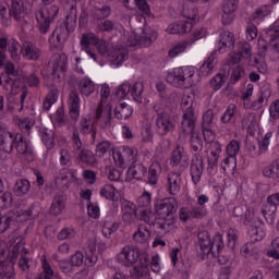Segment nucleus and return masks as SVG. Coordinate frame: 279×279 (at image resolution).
Instances as JSON below:
<instances>
[{
	"instance_id": "1",
	"label": "nucleus",
	"mask_w": 279,
	"mask_h": 279,
	"mask_svg": "<svg viewBox=\"0 0 279 279\" xmlns=\"http://www.w3.org/2000/svg\"><path fill=\"white\" fill-rule=\"evenodd\" d=\"M197 122V116L195 111L190 107L185 110L181 121V134L189 136L191 134L190 145L193 151H202L204 149V141L199 134L195 133V123Z\"/></svg>"
},
{
	"instance_id": "2",
	"label": "nucleus",
	"mask_w": 279,
	"mask_h": 279,
	"mask_svg": "<svg viewBox=\"0 0 279 279\" xmlns=\"http://www.w3.org/2000/svg\"><path fill=\"white\" fill-rule=\"evenodd\" d=\"M166 82L175 88H191V86H195V68H175L167 74Z\"/></svg>"
},
{
	"instance_id": "3",
	"label": "nucleus",
	"mask_w": 279,
	"mask_h": 279,
	"mask_svg": "<svg viewBox=\"0 0 279 279\" xmlns=\"http://www.w3.org/2000/svg\"><path fill=\"white\" fill-rule=\"evenodd\" d=\"M77 27V15L70 14L66 16L65 21L59 24L52 32L49 43H57L62 45L69 38V34Z\"/></svg>"
},
{
	"instance_id": "4",
	"label": "nucleus",
	"mask_w": 279,
	"mask_h": 279,
	"mask_svg": "<svg viewBox=\"0 0 279 279\" xmlns=\"http://www.w3.org/2000/svg\"><path fill=\"white\" fill-rule=\"evenodd\" d=\"M59 12L60 7L52 4L50 7L43 8L36 13L38 28L41 34H47V32H49V27H51V23H53V19L58 16Z\"/></svg>"
},
{
	"instance_id": "5",
	"label": "nucleus",
	"mask_w": 279,
	"mask_h": 279,
	"mask_svg": "<svg viewBox=\"0 0 279 279\" xmlns=\"http://www.w3.org/2000/svg\"><path fill=\"white\" fill-rule=\"evenodd\" d=\"M158 40V33L151 28H145L140 36L131 34L128 37L130 47H151Z\"/></svg>"
},
{
	"instance_id": "6",
	"label": "nucleus",
	"mask_w": 279,
	"mask_h": 279,
	"mask_svg": "<svg viewBox=\"0 0 279 279\" xmlns=\"http://www.w3.org/2000/svg\"><path fill=\"white\" fill-rule=\"evenodd\" d=\"M113 160L121 169L136 165V161L138 160V149L135 147L123 146L122 151L113 155Z\"/></svg>"
},
{
	"instance_id": "7",
	"label": "nucleus",
	"mask_w": 279,
	"mask_h": 279,
	"mask_svg": "<svg viewBox=\"0 0 279 279\" xmlns=\"http://www.w3.org/2000/svg\"><path fill=\"white\" fill-rule=\"evenodd\" d=\"M118 263L123 267H133L138 260L143 259L141 251L136 246H124L117 256Z\"/></svg>"
},
{
	"instance_id": "8",
	"label": "nucleus",
	"mask_w": 279,
	"mask_h": 279,
	"mask_svg": "<svg viewBox=\"0 0 279 279\" xmlns=\"http://www.w3.org/2000/svg\"><path fill=\"white\" fill-rule=\"evenodd\" d=\"M156 214L159 216V219H166V217H171L175 215L178 210V201L175 197H168L161 201H158L155 205Z\"/></svg>"
},
{
	"instance_id": "9",
	"label": "nucleus",
	"mask_w": 279,
	"mask_h": 279,
	"mask_svg": "<svg viewBox=\"0 0 279 279\" xmlns=\"http://www.w3.org/2000/svg\"><path fill=\"white\" fill-rule=\"evenodd\" d=\"M156 132L159 136H167V134L175 132V122H173L171 114L167 112H160L157 114Z\"/></svg>"
},
{
	"instance_id": "10",
	"label": "nucleus",
	"mask_w": 279,
	"mask_h": 279,
	"mask_svg": "<svg viewBox=\"0 0 279 279\" xmlns=\"http://www.w3.org/2000/svg\"><path fill=\"white\" fill-rule=\"evenodd\" d=\"M94 123L99 125L100 130H110L112 128V107L104 108L102 105H98Z\"/></svg>"
},
{
	"instance_id": "11",
	"label": "nucleus",
	"mask_w": 279,
	"mask_h": 279,
	"mask_svg": "<svg viewBox=\"0 0 279 279\" xmlns=\"http://www.w3.org/2000/svg\"><path fill=\"white\" fill-rule=\"evenodd\" d=\"M99 43V38L93 33L83 34L81 38V49L85 51L94 62H97V53L95 52V46Z\"/></svg>"
},
{
	"instance_id": "12",
	"label": "nucleus",
	"mask_w": 279,
	"mask_h": 279,
	"mask_svg": "<svg viewBox=\"0 0 279 279\" xmlns=\"http://www.w3.org/2000/svg\"><path fill=\"white\" fill-rule=\"evenodd\" d=\"M81 104L82 99L80 98V93L72 90L68 99L69 114L72 121L76 122L80 119Z\"/></svg>"
},
{
	"instance_id": "13",
	"label": "nucleus",
	"mask_w": 279,
	"mask_h": 279,
	"mask_svg": "<svg viewBox=\"0 0 279 279\" xmlns=\"http://www.w3.org/2000/svg\"><path fill=\"white\" fill-rule=\"evenodd\" d=\"M198 241L196 242V247L199 248L201 256L203 259L210 254L213 247H210L213 241L210 240V233L208 231H199L197 234Z\"/></svg>"
},
{
	"instance_id": "14",
	"label": "nucleus",
	"mask_w": 279,
	"mask_h": 279,
	"mask_svg": "<svg viewBox=\"0 0 279 279\" xmlns=\"http://www.w3.org/2000/svg\"><path fill=\"white\" fill-rule=\"evenodd\" d=\"M16 142V135L10 131L3 130L0 134V151L4 154H12L14 149V143Z\"/></svg>"
},
{
	"instance_id": "15",
	"label": "nucleus",
	"mask_w": 279,
	"mask_h": 279,
	"mask_svg": "<svg viewBox=\"0 0 279 279\" xmlns=\"http://www.w3.org/2000/svg\"><path fill=\"white\" fill-rule=\"evenodd\" d=\"M50 64H52V75L64 73L69 64V57L65 53H54L50 59Z\"/></svg>"
},
{
	"instance_id": "16",
	"label": "nucleus",
	"mask_w": 279,
	"mask_h": 279,
	"mask_svg": "<svg viewBox=\"0 0 279 279\" xmlns=\"http://www.w3.org/2000/svg\"><path fill=\"white\" fill-rule=\"evenodd\" d=\"M239 5V0H225L222 4V23L223 25H230L234 21V12Z\"/></svg>"
},
{
	"instance_id": "17",
	"label": "nucleus",
	"mask_w": 279,
	"mask_h": 279,
	"mask_svg": "<svg viewBox=\"0 0 279 279\" xmlns=\"http://www.w3.org/2000/svg\"><path fill=\"white\" fill-rule=\"evenodd\" d=\"M167 182L168 193L173 196L179 195L182 189V175L178 172H170Z\"/></svg>"
},
{
	"instance_id": "18",
	"label": "nucleus",
	"mask_w": 279,
	"mask_h": 279,
	"mask_svg": "<svg viewBox=\"0 0 279 279\" xmlns=\"http://www.w3.org/2000/svg\"><path fill=\"white\" fill-rule=\"evenodd\" d=\"M21 53L25 60H39L43 52L32 41H24L21 48Z\"/></svg>"
},
{
	"instance_id": "19",
	"label": "nucleus",
	"mask_w": 279,
	"mask_h": 279,
	"mask_svg": "<svg viewBox=\"0 0 279 279\" xmlns=\"http://www.w3.org/2000/svg\"><path fill=\"white\" fill-rule=\"evenodd\" d=\"M191 177L192 182L197 185L202 180V175L204 173V159L202 157H195L192 159L191 163Z\"/></svg>"
},
{
	"instance_id": "20",
	"label": "nucleus",
	"mask_w": 279,
	"mask_h": 279,
	"mask_svg": "<svg viewBox=\"0 0 279 279\" xmlns=\"http://www.w3.org/2000/svg\"><path fill=\"white\" fill-rule=\"evenodd\" d=\"M74 156H76L78 162L87 165V167H95L97 165L95 153L88 148H81V150L74 153Z\"/></svg>"
},
{
	"instance_id": "21",
	"label": "nucleus",
	"mask_w": 279,
	"mask_h": 279,
	"mask_svg": "<svg viewBox=\"0 0 279 279\" xmlns=\"http://www.w3.org/2000/svg\"><path fill=\"white\" fill-rule=\"evenodd\" d=\"M143 259H140L138 264L135 265L131 270L130 275L133 279H141L143 276H146L147 271H149V262H147V258H149L148 254L143 255Z\"/></svg>"
},
{
	"instance_id": "22",
	"label": "nucleus",
	"mask_w": 279,
	"mask_h": 279,
	"mask_svg": "<svg viewBox=\"0 0 279 279\" xmlns=\"http://www.w3.org/2000/svg\"><path fill=\"white\" fill-rule=\"evenodd\" d=\"M128 58H130V52L128 51V48L123 47L113 48L111 49V53H109V60L116 64V66H121V64H123Z\"/></svg>"
},
{
	"instance_id": "23",
	"label": "nucleus",
	"mask_w": 279,
	"mask_h": 279,
	"mask_svg": "<svg viewBox=\"0 0 279 279\" xmlns=\"http://www.w3.org/2000/svg\"><path fill=\"white\" fill-rule=\"evenodd\" d=\"M228 49H234V34L230 31H223L220 34L219 51L220 53H225Z\"/></svg>"
},
{
	"instance_id": "24",
	"label": "nucleus",
	"mask_w": 279,
	"mask_h": 279,
	"mask_svg": "<svg viewBox=\"0 0 279 279\" xmlns=\"http://www.w3.org/2000/svg\"><path fill=\"white\" fill-rule=\"evenodd\" d=\"M145 173H147L145 166L142 163H133L126 172V180H129V182H132V180H143Z\"/></svg>"
},
{
	"instance_id": "25",
	"label": "nucleus",
	"mask_w": 279,
	"mask_h": 279,
	"mask_svg": "<svg viewBox=\"0 0 279 279\" xmlns=\"http://www.w3.org/2000/svg\"><path fill=\"white\" fill-rule=\"evenodd\" d=\"M78 93L83 97H90L93 93H95V82L90 80L88 76H84L77 83Z\"/></svg>"
},
{
	"instance_id": "26",
	"label": "nucleus",
	"mask_w": 279,
	"mask_h": 279,
	"mask_svg": "<svg viewBox=\"0 0 279 279\" xmlns=\"http://www.w3.org/2000/svg\"><path fill=\"white\" fill-rule=\"evenodd\" d=\"M162 173V166H160V162L154 161L149 168H148V175H147V184H150V186H156L158 184V179L160 178V174Z\"/></svg>"
},
{
	"instance_id": "27",
	"label": "nucleus",
	"mask_w": 279,
	"mask_h": 279,
	"mask_svg": "<svg viewBox=\"0 0 279 279\" xmlns=\"http://www.w3.org/2000/svg\"><path fill=\"white\" fill-rule=\"evenodd\" d=\"M193 29V23L189 21H180L173 24H170L167 28V32L170 34H189Z\"/></svg>"
},
{
	"instance_id": "28",
	"label": "nucleus",
	"mask_w": 279,
	"mask_h": 279,
	"mask_svg": "<svg viewBox=\"0 0 279 279\" xmlns=\"http://www.w3.org/2000/svg\"><path fill=\"white\" fill-rule=\"evenodd\" d=\"M65 206L66 197L64 196V194H57L50 206V214L58 217V215H62V210H64Z\"/></svg>"
},
{
	"instance_id": "29",
	"label": "nucleus",
	"mask_w": 279,
	"mask_h": 279,
	"mask_svg": "<svg viewBox=\"0 0 279 279\" xmlns=\"http://www.w3.org/2000/svg\"><path fill=\"white\" fill-rule=\"evenodd\" d=\"M264 178H268V180H276L279 182V159L271 161L268 166H266L262 171Z\"/></svg>"
},
{
	"instance_id": "30",
	"label": "nucleus",
	"mask_w": 279,
	"mask_h": 279,
	"mask_svg": "<svg viewBox=\"0 0 279 279\" xmlns=\"http://www.w3.org/2000/svg\"><path fill=\"white\" fill-rule=\"evenodd\" d=\"M133 112H134V109L132 108V106L125 102H120L114 108V117L120 121H123V119H130Z\"/></svg>"
},
{
	"instance_id": "31",
	"label": "nucleus",
	"mask_w": 279,
	"mask_h": 279,
	"mask_svg": "<svg viewBox=\"0 0 279 279\" xmlns=\"http://www.w3.org/2000/svg\"><path fill=\"white\" fill-rule=\"evenodd\" d=\"M149 236H151V231L147 226L140 225L137 231L133 234V241L143 245L149 241Z\"/></svg>"
},
{
	"instance_id": "32",
	"label": "nucleus",
	"mask_w": 279,
	"mask_h": 279,
	"mask_svg": "<svg viewBox=\"0 0 279 279\" xmlns=\"http://www.w3.org/2000/svg\"><path fill=\"white\" fill-rule=\"evenodd\" d=\"M15 123L16 125H19L21 132L26 134V136H29L33 125L36 124V120L34 119V117L28 116L15 119Z\"/></svg>"
},
{
	"instance_id": "33",
	"label": "nucleus",
	"mask_w": 279,
	"mask_h": 279,
	"mask_svg": "<svg viewBox=\"0 0 279 279\" xmlns=\"http://www.w3.org/2000/svg\"><path fill=\"white\" fill-rule=\"evenodd\" d=\"M15 149L19 154L21 155H25L28 156L32 159V147H29V143H27V141H25V137H23V135H16L15 136Z\"/></svg>"
},
{
	"instance_id": "34",
	"label": "nucleus",
	"mask_w": 279,
	"mask_h": 279,
	"mask_svg": "<svg viewBox=\"0 0 279 279\" xmlns=\"http://www.w3.org/2000/svg\"><path fill=\"white\" fill-rule=\"evenodd\" d=\"M14 221H16V218L13 211L0 213V234L9 230Z\"/></svg>"
},
{
	"instance_id": "35",
	"label": "nucleus",
	"mask_w": 279,
	"mask_h": 279,
	"mask_svg": "<svg viewBox=\"0 0 279 279\" xmlns=\"http://www.w3.org/2000/svg\"><path fill=\"white\" fill-rule=\"evenodd\" d=\"M80 126L81 134H92L93 138L97 137V129H95V123L90 119L82 118Z\"/></svg>"
},
{
	"instance_id": "36",
	"label": "nucleus",
	"mask_w": 279,
	"mask_h": 279,
	"mask_svg": "<svg viewBox=\"0 0 279 279\" xmlns=\"http://www.w3.org/2000/svg\"><path fill=\"white\" fill-rule=\"evenodd\" d=\"M186 162L189 158H186V155L184 154V147L177 145L175 149L172 151L170 157V165L172 167H178L180 162Z\"/></svg>"
},
{
	"instance_id": "37",
	"label": "nucleus",
	"mask_w": 279,
	"mask_h": 279,
	"mask_svg": "<svg viewBox=\"0 0 279 279\" xmlns=\"http://www.w3.org/2000/svg\"><path fill=\"white\" fill-rule=\"evenodd\" d=\"M215 66H217V61H216L215 52H213L208 57V59L206 61H204V63L201 65V68H199L201 75H203L204 77L210 75V73H213V70L215 69Z\"/></svg>"
},
{
	"instance_id": "38",
	"label": "nucleus",
	"mask_w": 279,
	"mask_h": 279,
	"mask_svg": "<svg viewBox=\"0 0 279 279\" xmlns=\"http://www.w3.org/2000/svg\"><path fill=\"white\" fill-rule=\"evenodd\" d=\"M32 189V184L26 179H20L16 181L14 185V193L17 197H24V195H27L29 193V190Z\"/></svg>"
},
{
	"instance_id": "39",
	"label": "nucleus",
	"mask_w": 279,
	"mask_h": 279,
	"mask_svg": "<svg viewBox=\"0 0 279 279\" xmlns=\"http://www.w3.org/2000/svg\"><path fill=\"white\" fill-rule=\"evenodd\" d=\"M242 130H256L258 128V121L256 120V113H245L242 118Z\"/></svg>"
},
{
	"instance_id": "40",
	"label": "nucleus",
	"mask_w": 279,
	"mask_h": 279,
	"mask_svg": "<svg viewBox=\"0 0 279 279\" xmlns=\"http://www.w3.org/2000/svg\"><path fill=\"white\" fill-rule=\"evenodd\" d=\"M145 90V85L143 82H135L131 85L130 95L137 104H143V93Z\"/></svg>"
},
{
	"instance_id": "41",
	"label": "nucleus",
	"mask_w": 279,
	"mask_h": 279,
	"mask_svg": "<svg viewBox=\"0 0 279 279\" xmlns=\"http://www.w3.org/2000/svg\"><path fill=\"white\" fill-rule=\"evenodd\" d=\"M11 9L9 10L10 16H13L15 21H21L23 19V0H11Z\"/></svg>"
},
{
	"instance_id": "42",
	"label": "nucleus",
	"mask_w": 279,
	"mask_h": 279,
	"mask_svg": "<svg viewBox=\"0 0 279 279\" xmlns=\"http://www.w3.org/2000/svg\"><path fill=\"white\" fill-rule=\"evenodd\" d=\"M278 207H275L269 201H266L265 205L262 208V215L268 223H271L276 219V213Z\"/></svg>"
},
{
	"instance_id": "43",
	"label": "nucleus",
	"mask_w": 279,
	"mask_h": 279,
	"mask_svg": "<svg viewBox=\"0 0 279 279\" xmlns=\"http://www.w3.org/2000/svg\"><path fill=\"white\" fill-rule=\"evenodd\" d=\"M182 16H184V19H187V21H191L192 26H193V23L199 22V13L197 11V8L193 5L183 7Z\"/></svg>"
},
{
	"instance_id": "44",
	"label": "nucleus",
	"mask_w": 279,
	"mask_h": 279,
	"mask_svg": "<svg viewBox=\"0 0 279 279\" xmlns=\"http://www.w3.org/2000/svg\"><path fill=\"white\" fill-rule=\"evenodd\" d=\"M189 47H193V40L185 39L173 46L169 51L170 58H175V56H180V53H184Z\"/></svg>"
},
{
	"instance_id": "45",
	"label": "nucleus",
	"mask_w": 279,
	"mask_h": 279,
	"mask_svg": "<svg viewBox=\"0 0 279 279\" xmlns=\"http://www.w3.org/2000/svg\"><path fill=\"white\" fill-rule=\"evenodd\" d=\"M227 80L228 74H226V72H219L210 80L209 86L213 88V90H220V88L226 84Z\"/></svg>"
},
{
	"instance_id": "46",
	"label": "nucleus",
	"mask_w": 279,
	"mask_h": 279,
	"mask_svg": "<svg viewBox=\"0 0 279 279\" xmlns=\"http://www.w3.org/2000/svg\"><path fill=\"white\" fill-rule=\"evenodd\" d=\"M41 141L44 145L47 147V149H53L56 145V135L53 131L44 129L41 131Z\"/></svg>"
},
{
	"instance_id": "47",
	"label": "nucleus",
	"mask_w": 279,
	"mask_h": 279,
	"mask_svg": "<svg viewBox=\"0 0 279 279\" xmlns=\"http://www.w3.org/2000/svg\"><path fill=\"white\" fill-rule=\"evenodd\" d=\"M58 89L53 88L49 90L43 104V108L46 112H49V110H51V106L58 101Z\"/></svg>"
},
{
	"instance_id": "48",
	"label": "nucleus",
	"mask_w": 279,
	"mask_h": 279,
	"mask_svg": "<svg viewBox=\"0 0 279 279\" xmlns=\"http://www.w3.org/2000/svg\"><path fill=\"white\" fill-rule=\"evenodd\" d=\"M271 14V5H262L258 8L252 15L253 21L255 23H260L265 19V16H269Z\"/></svg>"
},
{
	"instance_id": "49",
	"label": "nucleus",
	"mask_w": 279,
	"mask_h": 279,
	"mask_svg": "<svg viewBox=\"0 0 279 279\" xmlns=\"http://www.w3.org/2000/svg\"><path fill=\"white\" fill-rule=\"evenodd\" d=\"M117 187L112 184H106L101 190H100V195L101 197H106V199H111V202H117L119 197H117Z\"/></svg>"
},
{
	"instance_id": "50",
	"label": "nucleus",
	"mask_w": 279,
	"mask_h": 279,
	"mask_svg": "<svg viewBox=\"0 0 279 279\" xmlns=\"http://www.w3.org/2000/svg\"><path fill=\"white\" fill-rule=\"evenodd\" d=\"M210 247L211 250L209 252L213 254V256H219V254H221L223 251V238L221 235H216L213 239Z\"/></svg>"
},
{
	"instance_id": "51",
	"label": "nucleus",
	"mask_w": 279,
	"mask_h": 279,
	"mask_svg": "<svg viewBox=\"0 0 279 279\" xmlns=\"http://www.w3.org/2000/svg\"><path fill=\"white\" fill-rule=\"evenodd\" d=\"M253 66H255V69L258 71V73H262V75H267V73H269V66L265 61V57H255Z\"/></svg>"
},
{
	"instance_id": "52",
	"label": "nucleus",
	"mask_w": 279,
	"mask_h": 279,
	"mask_svg": "<svg viewBox=\"0 0 279 279\" xmlns=\"http://www.w3.org/2000/svg\"><path fill=\"white\" fill-rule=\"evenodd\" d=\"M241 254L244 256V258L256 256L258 255V247H256L254 243L247 242L241 247Z\"/></svg>"
},
{
	"instance_id": "53",
	"label": "nucleus",
	"mask_w": 279,
	"mask_h": 279,
	"mask_svg": "<svg viewBox=\"0 0 279 279\" xmlns=\"http://www.w3.org/2000/svg\"><path fill=\"white\" fill-rule=\"evenodd\" d=\"M112 14V8L109 5H102L101 8H95L94 16L98 21H104V19H108Z\"/></svg>"
},
{
	"instance_id": "54",
	"label": "nucleus",
	"mask_w": 279,
	"mask_h": 279,
	"mask_svg": "<svg viewBox=\"0 0 279 279\" xmlns=\"http://www.w3.org/2000/svg\"><path fill=\"white\" fill-rule=\"evenodd\" d=\"M43 269L44 271L40 276L43 279H60V277L53 272V268H51V265L47 259L43 262Z\"/></svg>"
},
{
	"instance_id": "55",
	"label": "nucleus",
	"mask_w": 279,
	"mask_h": 279,
	"mask_svg": "<svg viewBox=\"0 0 279 279\" xmlns=\"http://www.w3.org/2000/svg\"><path fill=\"white\" fill-rule=\"evenodd\" d=\"M248 234L253 241H263L265 238V230H263V227L252 225Z\"/></svg>"
},
{
	"instance_id": "56",
	"label": "nucleus",
	"mask_w": 279,
	"mask_h": 279,
	"mask_svg": "<svg viewBox=\"0 0 279 279\" xmlns=\"http://www.w3.org/2000/svg\"><path fill=\"white\" fill-rule=\"evenodd\" d=\"M95 47H97L98 53H100V56H106L107 58H110V53L112 52V46H110V44H108L106 40L98 39V43L95 45Z\"/></svg>"
},
{
	"instance_id": "57",
	"label": "nucleus",
	"mask_w": 279,
	"mask_h": 279,
	"mask_svg": "<svg viewBox=\"0 0 279 279\" xmlns=\"http://www.w3.org/2000/svg\"><path fill=\"white\" fill-rule=\"evenodd\" d=\"M117 230H119V223H117V222L107 221L102 226V234H104V236H106V239H109V236L114 234V232H117Z\"/></svg>"
},
{
	"instance_id": "58",
	"label": "nucleus",
	"mask_w": 279,
	"mask_h": 279,
	"mask_svg": "<svg viewBox=\"0 0 279 279\" xmlns=\"http://www.w3.org/2000/svg\"><path fill=\"white\" fill-rule=\"evenodd\" d=\"M223 171H234L236 169V157L228 155L221 163Z\"/></svg>"
},
{
	"instance_id": "59",
	"label": "nucleus",
	"mask_w": 279,
	"mask_h": 279,
	"mask_svg": "<svg viewBox=\"0 0 279 279\" xmlns=\"http://www.w3.org/2000/svg\"><path fill=\"white\" fill-rule=\"evenodd\" d=\"M236 112V105L231 104L227 107V110L220 118L221 123H230L232 121V118L234 117V113Z\"/></svg>"
},
{
	"instance_id": "60",
	"label": "nucleus",
	"mask_w": 279,
	"mask_h": 279,
	"mask_svg": "<svg viewBox=\"0 0 279 279\" xmlns=\"http://www.w3.org/2000/svg\"><path fill=\"white\" fill-rule=\"evenodd\" d=\"M72 141H73L72 147H73L74 154L83 149L82 140L80 138V131L75 126L73 128V131H72Z\"/></svg>"
},
{
	"instance_id": "61",
	"label": "nucleus",
	"mask_w": 279,
	"mask_h": 279,
	"mask_svg": "<svg viewBox=\"0 0 279 279\" xmlns=\"http://www.w3.org/2000/svg\"><path fill=\"white\" fill-rule=\"evenodd\" d=\"M215 119V113L213 110H207L203 114V122H202V130H208L209 128H213V121Z\"/></svg>"
},
{
	"instance_id": "62",
	"label": "nucleus",
	"mask_w": 279,
	"mask_h": 279,
	"mask_svg": "<svg viewBox=\"0 0 279 279\" xmlns=\"http://www.w3.org/2000/svg\"><path fill=\"white\" fill-rule=\"evenodd\" d=\"M242 58H252V45L247 41L239 44V52Z\"/></svg>"
},
{
	"instance_id": "63",
	"label": "nucleus",
	"mask_w": 279,
	"mask_h": 279,
	"mask_svg": "<svg viewBox=\"0 0 279 279\" xmlns=\"http://www.w3.org/2000/svg\"><path fill=\"white\" fill-rule=\"evenodd\" d=\"M245 77V69L238 65L231 73L230 82L231 84H236L241 78Z\"/></svg>"
},
{
	"instance_id": "64",
	"label": "nucleus",
	"mask_w": 279,
	"mask_h": 279,
	"mask_svg": "<svg viewBox=\"0 0 279 279\" xmlns=\"http://www.w3.org/2000/svg\"><path fill=\"white\" fill-rule=\"evenodd\" d=\"M241 151V143L236 140H232L228 145H227V154L228 156H233L236 157V154Z\"/></svg>"
}]
</instances>
